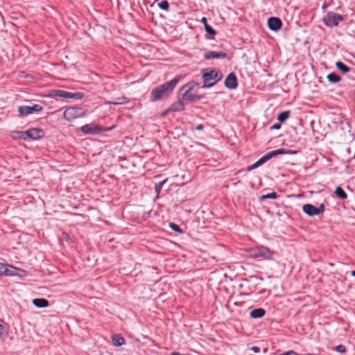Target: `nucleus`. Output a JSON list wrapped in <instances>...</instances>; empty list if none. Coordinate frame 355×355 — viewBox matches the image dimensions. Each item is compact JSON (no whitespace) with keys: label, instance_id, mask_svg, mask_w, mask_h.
Instances as JSON below:
<instances>
[{"label":"nucleus","instance_id":"f257e3e1","mask_svg":"<svg viewBox=\"0 0 355 355\" xmlns=\"http://www.w3.org/2000/svg\"><path fill=\"white\" fill-rule=\"evenodd\" d=\"M182 78V76H176L171 80L155 87L150 92V101H157L167 96Z\"/></svg>","mask_w":355,"mask_h":355},{"label":"nucleus","instance_id":"f03ea898","mask_svg":"<svg viewBox=\"0 0 355 355\" xmlns=\"http://www.w3.org/2000/svg\"><path fill=\"white\" fill-rule=\"evenodd\" d=\"M198 87V84L195 81H191L183 85L180 92L182 95V100L189 102H195L202 98V96L195 95L193 91Z\"/></svg>","mask_w":355,"mask_h":355},{"label":"nucleus","instance_id":"7ed1b4c3","mask_svg":"<svg viewBox=\"0 0 355 355\" xmlns=\"http://www.w3.org/2000/svg\"><path fill=\"white\" fill-rule=\"evenodd\" d=\"M248 254L250 257L262 259H271L274 252L265 246H258L248 250Z\"/></svg>","mask_w":355,"mask_h":355},{"label":"nucleus","instance_id":"20e7f679","mask_svg":"<svg viewBox=\"0 0 355 355\" xmlns=\"http://www.w3.org/2000/svg\"><path fill=\"white\" fill-rule=\"evenodd\" d=\"M223 78V74L219 71L211 69L209 72L202 73L203 85L202 87H211Z\"/></svg>","mask_w":355,"mask_h":355},{"label":"nucleus","instance_id":"39448f33","mask_svg":"<svg viewBox=\"0 0 355 355\" xmlns=\"http://www.w3.org/2000/svg\"><path fill=\"white\" fill-rule=\"evenodd\" d=\"M115 126L112 125L108 128H104L96 123L85 124L80 128L82 132L85 135H99L103 132H107L112 130Z\"/></svg>","mask_w":355,"mask_h":355},{"label":"nucleus","instance_id":"423d86ee","mask_svg":"<svg viewBox=\"0 0 355 355\" xmlns=\"http://www.w3.org/2000/svg\"><path fill=\"white\" fill-rule=\"evenodd\" d=\"M84 115L85 112L83 109L79 107H69L67 108L63 113L64 118L69 121L82 117Z\"/></svg>","mask_w":355,"mask_h":355},{"label":"nucleus","instance_id":"0eeeda50","mask_svg":"<svg viewBox=\"0 0 355 355\" xmlns=\"http://www.w3.org/2000/svg\"><path fill=\"white\" fill-rule=\"evenodd\" d=\"M344 19L341 15L334 12H329L323 18V21L327 26H336L338 23Z\"/></svg>","mask_w":355,"mask_h":355},{"label":"nucleus","instance_id":"6e6552de","mask_svg":"<svg viewBox=\"0 0 355 355\" xmlns=\"http://www.w3.org/2000/svg\"><path fill=\"white\" fill-rule=\"evenodd\" d=\"M287 153H294V152H291L290 150H286L283 148L277 149L272 151H270L266 155H264L263 157L259 158L257 162L258 164L261 166L263 164H264L266 162L271 159L272 157L279 155H284Z\"/></svg>","mask_w":355,"mask_h":355},{"label":"nucleus","instance_id":"1a4fd4ad","mask_svg":"<svg viewBox=\"0 0 355 355\" xmlns=\"http://www.w3.org/2000/svg\"><path fill=\"white\" fill-rule=\"evenodd\" d=\"M302 209L308 216H313L322 214L324 211V206L320 204L318 207H315L311 204H305L302 207Z\"/></svg>","mask_w":355,"mask_h":355},{"label":"nucleus","instance_id":"9d476101","mask_svg":"<svg viewBox=\"0 0 355 355\" xmlns=\"http://www.w3.org/2000/svg\"><path fill=\"white\" fill-rule=\"evenodd\" d=\"M54 96L60 97L62 98H73L76 100H80L83 98V94L81 92H69L65 90H55L54 91Z\"/></svg>","mask_w":355,"mask_h":355},{"label":"nucleus","instance_id":"9b49d317","mask_svg":"<svg viewBox=\"0 0 355 355\" xmlns=\"http://www.w3.org/2000/svg\"><path fill=\"white\" fill-rule=\"evenodd\" d=\"M43 110V107L39 104H35L33 106L22 105L18 108V112L21 116H27L33 112H40Z\"/></svg>","mask_w":355,"mask_h":355},{"label":"nucleus","instance_id":"f8f14e48","mask_svg":"<svg viewBox=\"0 0 355 355\" xmlns=\"http://www.w3.org/2000/svg\"><path fill=\"white\" fill-rule=\"evenodd\" d=\"M225 86L230 89H236L238 86V81L236 75L230 73L227 75L225 80Z\"/></svg>","mask_w":355,"mask_h":355},{"label":"nucleus","instance_id":"ddd939ff","mask_svg":"<svg viewBox=\"0 0 355 355\" xmlns=\"http://www.w3.org/2000/svg\"><path fill=\"white\" fill-rule=\"evenodd\" d=\"M268 26L271 31H277L281 28L282 22L279 18L272 17L268 19Z\"/></svg>","mask_w":355,"mask_h":355},{"label":"nucleus","instance_id":"4468645a","mask_svg":"<svg viewBox=\"0 0 355 355\" xmlns=\"http://www.w3.org/2000/svg\"><path fill=\"white\" fill-rule=\"evenodd\" d=\"M227 53L221 51H208L204 54V58L205 60H210L213 58L224 59L227 58Z\"/></svg>","mask_w":355,"mask_h":355},{"label":"nucleus","instance_id":"2eb2a0df","mask_svg":"<svg viewBox=\"0 0 355 355\" xmlns=\"http://www.w3.org/2000/svg\"><path fill=\"white\" fill-rule=\"evenodd\" d=\"M44 135L43 130L40 128H31V139L37 140L42 138Z\"/></svg>","mask_w":355,"mask_h":355},{"label":"nucleus","instance_id":"dca6fc26","mask_svg":"<svg viewBox=\"0 0 355 355\" xmlns=\"http://www.w3.org/2000/svg\"><path fill=\"white\" fill-rule=\"evenodd\" d=\"M182 101L183 100L181 99L174 102L169 107V110H171L172 112H180L184 110V105Z\"/></svg>","mask_w":355,"mask_h":355},{"label":"nucleus","instance_id":"f3484780","mask_svg":"<svg viewBox=\"0 0 355 355\" xmlns=\"http://www.w3.org/2000/svg\"><path fill=\"white\" fill-rule=\"evenodd\" d=\"M33 304L37 308H45L49 305V301L44 298L34 299Z\"/></svg>","mask_w":355,"mask_h":355},{"label":"nucleus","instance_id":"a211bd4d","mask_svg":"<svg viewBox=\"0 0 355 355\" xmlns=\"http://www.w3.org/2000/svg\"><path fill=\"white\" fill-rule=\"evenodd\" d=\"M266 311L262 308L253 309L250 311V315L252 318H261L264 316Z\"/></svg>","mask_w":355,"mask_h":355},{"label":"nucleus","instance_id":"6ab92c4d","mask_svg":"<svg viewBox=\"0 0 355 355\" xmlns=\"http://www.w3.org/2000/svg\"><path fill=\"white\" fill-rule=\"evenodd\" d=\"M112 344L115 347H119L125 344V339L119 334H114L112 336Z\"/></svg>","mask_w":355,"mask_h":355},{"label":"nucleus","instance_id":"aec40b11","mask_svg":"<svg viewBox=\"0 0 355 355\" xmlns=\"http://www.w3.org/2000/svg\"><path fill=\"white\" fill-rule=\"evenodd\" d=\"M16 268L10 266L9 265H6V267L3 270V275L6 276H13L15 275Z\"/></svg>","mask_w":355,"mask_h":355},{"label":"nucleus","instance_id":"412c9836","mask_svg":"<svg viewBox=\"0 0 355 355\" xmlns=\"http://www.w3.org/2000/svg\"><path fill=\"white\" fill-rule=\"evenodd\" d=\"M336 66L339 70H340L343 73H347L351 70V68H349V67H347L346 64H345L343 62H342L340 61L336 62Z\"/></svg>","mask_w":355,"mask_h":355},{"label":"nucleus","instance_id":"4be33fe9","mask_svg":"<svg viewBox=\"0 0 355 355\" xmlns=\"http://www.w3.org/2000/svg\"><path fill=\"white\" fill-rule=\"evenodd\" d=\"M327 78V80L331 83H336L340 80V77L335 73H331L328 74Z\"/></svg>","mask_w":355,"mask_h":355},{"label":"nucleus","instance_id":"5701e85b","mask_svg":"<svg viewBox=\"0 0 355 355\" xmlns=\"http://www.w3.org/2000/svg\"><path fill=\"white\" fill-rule=\"evenodd\" d=\"M290 114L291 111L289 110L282 112L281 113L279 114L277 116V120L280 122H284L286 119H288Z\"/></svg>","mask_w":355,"mask_h":355},{"label":"nucleus","instance_id":"b1692460","mask_svg":"<svg viewBox=\"0 0 355 355\" xmlns=\"http://www.w3.org/2000/svg\"><path fill=\"white\" fill-rule=\"evenodd\" d=\"M335 194L340 198V199L345 200L347 198V193L345 191L340 187L336 188Z\"/></svg>","mask_w":355,"mask_h":355},{"label":"nucleus","instance_id":"393cba45","mask_svg":"<svg viewBox=\"0 0 355 355\" xmlns=\"http://www.w3.org/2000/svg\"><path fill=\"white\" fill-rule=\"evenodd\" d=\"M277 197H278V195L277 194L276 192H271V193H268L266 195L261 196L260 199L261 200H265V199H269V198L276 199V198H277Z\"/></svg>","mask_w":355,"mask_h":355},{"label":"nucleus","instance_id":"a878e982","mask_svg":"<svg viewBox=\"0 0 355 355\" xmlns=\"http://www.w3.org/2000/svg\"><path fill=\"white\" fill-rule=\"evenodd\" d=\"M158 7L162 10L168 11L169 9V4L166 0H162L158 3Z\"/></svg>","mask_w":355,"mask_h":355},{"label":"nucleus","instance_id":"bb28decb","mask_svg":"<svg viewBox=\"0 0 355 355\" xmlns=\"http://www.w3.org/2000/svg\"><path fill=\"white\" fill-rule=\"evenodd\" d=\"M126 102V98L124 96L119 97L114 101H110L109 103L113 105H121Z\"/></svg>","mask_w":355,"mask_h":355},{"label":"nucleus","instance_id":"cd10ccee","mask_svg":"<svg viewBox=\"0 0 355 355\" xmlns=\"http://www.w3.org/2000/svg\"><path fill=\"white\" fill-rule=\"evenodd\" d=\"M169 227L172 230H173L175 232L182 233V229L175 223H170Z\"/></svg>","mask_w":355,"mask_h":355},{"label":"nucleus","instance_id":"c85d7f7f","mask_svg":"<svg viewBox=\"0 0 355 355\" xmlns=\"http://www.w3.org/2000/svg\"><path fill=\"white\" fill-rule=\"evenodd\" d=\"M205 31L207 34H209V35H216V31L213 29L208 24H205Z\"/></svg>","mask_w":355,"mask_h":355},{"label":"nucleus","instance_id":"c756f323","mask_svg":"<svg viewBox=\"0 0 355 355\" xmlns=\"http://www.w3.org/2000/svg\"><path fill=\"white\" fill-rule=\"evenodd\" d=\"M13 137L25 140L24 131H16L13 132Z\"/></svg>","mask_w":355,"mask_h":355},{"label":"nucleus","instance_id":"7c9ffc66","mask_svg":"<svg viewBox=\"0 0 355 355\" xmlns=\"http://www.w3.org/2000/svg\"><path fill=\"white\" fill-rule=\"evenodd\" d=\"M166 180H163V181L159 182L158 184H155V189L156 192L157 193V194L159 193V192L162 189V187L163 184L166 182Z\"/></svg>","mask_w":355,"mask_h":355},{"label":"nucleus","instance_id":"2f4dec72","mask_svg":"<svg viewBox=\"0 0 355 355\" xmlns=\"http://www.w3.org/2000/svg\"><path fill=\"white\" fill-rule=\"evenodd\" d=\"M335 350L340 354L346 352V348L343 345H339L335 347Z\"/></svg>","mask_w":355,"mask_h":355},{"label":"nucleus","instance_id":"473e14b6","mask_svg":"<svg viewBox=\"0 0 355 355\" xmlns=\"http://www.w3.org/2000/svg\"><path fill=\"white\" fill-rule=\"evenodd\" d=\"M260 166V165L258 164L257 162H256L255 163H254L252 165H250L247 167V171H250L257 167Z\"/></svg>","mask_w":355,"mask_h":355},{"label":"nucleus","instance_id":"72a5a7b5","mask_svg":"<svg viewBox=\"0 0 355 355\" xmlns=\"http://www.w3.org/2000/svg\"><path fill=\"white\" fill-rule=\"evenodd\" d=\"M279 355H300L293 350H289L288 352L280 354Z\"/></svg>","mask_w":355,"mask_h":355},{"label":"nucleus","instance_id":"f704fd0d","mask_svg":"<svg viewBox=\"0 0 355 355\" xmlns=\"http://www.w3.org/2000/svg\"><path fill=\"white\" fill-rule=\"evenodd\" d=\"M24 137H25V140H26L27 139H31V129H28L26 131H24Z\"/></svg>","mask_w":355,"mask_h":355},{"label":"nucleus","instance_id":"c9c22d12","mask_svg":"<svg viewBox=\"0 0 355 355\" xmlns=\"http://www.w3.org/2000/svg\"><path fill=\"white\" fill-rule=\"evenodd\" d=\"M6 264L0 263V275H3V270H4L5 267H6Z\"/></svg>","mask_w":355,"mask_h":355},{"label":"nucleus","instance_id":"e433bc0d","mask_svg":"<svg viewBox=\"0 0 355 355\" xmlns=\"http://www.w3.org/2000/svg\"><path fill=\"white\" fill-rule=\"evenodd\" d=\"M251 350L254 353H259L260 352V348L257 346H253L251 347Z\"/></svg>","mask_w":355,"mask_h":355},{"label":"nucleus","instance_id":"4c0bfd02","mask_svg":"<svg viewBox=\"0 0 355 355\" xmlns=\"http://www.w3.org/2000/svg\"><path fill=\"white\" fill-rule=\"evenodd\" d=\"M281 128V125L279 123H276V124H274L272 127H271V129H275V130H278Z\"/></svg>","mask_w":355,"mask_h":355},{"label":"nucleus","instance_id":"58836bf2","mask_svg":"<svg viewBox=\"0 0 355 355\" xmlns=\"http://www.w3.org/2000/svg\"><path fill=\"white\" fill-rule=\"evenodd\" d=\"M200 21L204 24V26H205V24H208L207 18L205 17H202Z\"/></svg>","mask_w":355,"mask_h":355},{"label":"nucleus","instance_id":"ea45409f","mask_svg":"<svg viewBox=\"0 0 355 355\" xmlns=\"http://www.w3.org/2000/svg\"><path fill=\"white\" fill-rule=\"evenodd\" d=\"M170 112H172L171 110H169V107L168 109H166L164 112H163L162 113V116H166L168 113H169Z\"/></svg>","mask_w":355,"mask_h":355},{"label":"nucleus","instance_id":"a19ab883","mask_svg":"<svg viewBox=\"0 0 355 355\" xmlns=\"http://www.w3.org/2000/svg\"><path fill=\"white\" fill-rule=\"evenodd\" d=\"M4 327L2 324H0V337L2 336L3 334Z\"/></svg>","mask_w":355,"mask_h":355},{"label":"nucleus","instance_id":"79ce46f5","mask_svg":"<svg viewBox=\"0 0 355 355\" xmlns=\"http://www.w3.org/2000/svg\"><path fill=\"white\" fill-rule=\"evenodd\" d=\"M203 128V125L202 124H200L198 125L197 127H196V129L197 130H202Z\"/></svg>","mask_w":355,"mask_h":355},{"label":"nucleus","instance_id":"37998d69","mask_svg":"<svg viewBox=\"0 0 355 355\" xmlns=\"http://www.w3.org/2000/svg\"><path fill=\"white\" fill-rule=\"evenodd\" d=\"M300 355H317L315 354H313V353H307V354H300Z\"/></svg>","mask_w":355,"mask_h":355},{"label":"nucleus","instance_id":"c03bdc74","mask_svg":"<svg viewBox=\"0 0 355 355\" xmlns=\"http://www.w3.org/2000/svg\"><path fill=\"white\" fill-rule=\"evenodd\" d=\"M352 275L355 277V270L352 271Z\"/></svg>","mask_w":355,"mask_h":355}]
</instances>
